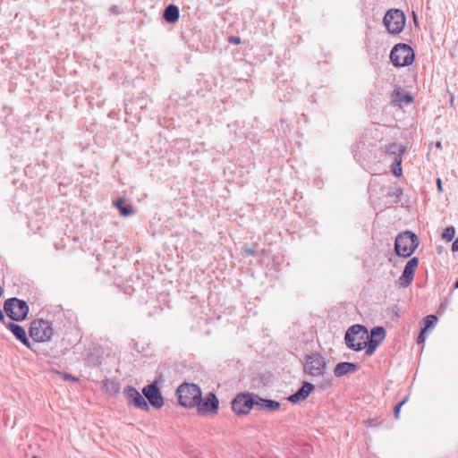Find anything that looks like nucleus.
<instances>
[{"instance_id":"6ab92c4d","label":"nucleus","mask_w":458,"mask_h":458,"mask_svg":"<svg viewBox=\"0 0 458 458\" xmlns=\"http://www.w3.org/2000/svg\"><path fill=\"white\" fill-rule=\"evenodd\" d=\"M114 205L118 208L120 214L123 216H129L133 213V207L126 203L124 199H118Z\"/></svg>"},{"instance_id":"c9c22d12","label":"nucleus","mask_w":458,"mask_h":458,"mask_svg":"<svg viewBox=\"0 0 458 458\" xmlns=\"http://www.w3.org/2000/svg\"><path fill=\"white\" fill-rule=\"evenodd\" d=\"M246 252H247L249 255H254V253H255V252H254V250H251V249H248V250H246Z\"/></svg>"},{"instance_id":"f8f14e48","label":"nucleus","mask_w":458,"mask_h":458,"mask_svg":"<svg viewBox=\"0 0 458 458\" xmlns=\"http://www.w3.org/2000/svg\"><path fill=\"white\" fill-rule=\"evenodd\" d=\"M219 401L216 395L213 393H208L205 399L196 404L198 413L205 415L208 413H216L218 410Z\"/></svg>"},{"instance_id":"2eb2a0df","label":"nucleus","mask_w":458,"mask_h":458,"mask_svg":"<svg viewBox=\"0 0 458 458\" xmlns=\"http://www.w3.org/2000/svg\"><path fill=\"white\" fill-rule=\"evenodd\" d=\"M255 396V406L254 409L259 411H276L280 408V403L275 400L264 399L259 397V395L254 394Z\"/></svg>"},{"instance_id":"393cba45","label":"nucleus","mask_w":458,"mask_h":458,"mask_svg":"<svg viewBox=\"0 0 458 458\" xmlns=\"http://www.w3.org/2000/svg\"><path fill=\"white\" fill-rule=\"evenodd\" d=\"M366 354L368 356H370L372 355L376 349L378 347V345H377V342L376 341H368V344H367V346H366Z\"/></svg>"},{"instance_id":"a878e982","label":"nucleus","mask_w":458,"mask_h":458,"mask_svg":"<svg viewBox=\"0 0 458 458\" xmlns=\"http://www.w3.org/2000/svg\"><path fill=\"white\" fill-rule=\"evenodd\" d=\"M399 95V98L397 99L400 103H405V104H411L412 101H413V98L411 96L408 95V94H402Z\"/></svg>"},{"instance_id":"20e7f679","label":"nucleus","mask_w":458,"mask_h":458,"mask_svg":"<svg viewBox=\"0 0 458 458\" xmlns=\"http://www.w3.org/2000/svg\"><path fill=\"white\" fill-rule=\"evenodd\" d=\"M327 362L325 358L319 353H311L306 356L303 364V371L305 374L312 377H323L327 373Z\"/></svg>"},{"instance_id":"9d476101","label":"nucleus","mask_w":458,"mask_h":458,"mask_svg":"<svg viewBox=\"0 0 458 458\" xmlns=\"http://www.w3.org/2000/svg\"><path fill=\"white\" fill-rule=\"evenodd\" d=\"M129 405L142 411H148L149 406L144 397L135 387L126 386L123 392Z\"/></svg>"},{"instance_id":"bb28decb","label":"nucleus","mask_w":458,"mask_h":458,"mask_svg":"<svg viewBox=\"0 0 458 458\" xmlns=\"http://www.w3.org/2000/svg\"><path fill=\"white\" fill-rule=\"evenodd\" d=\"M406 402V399L403 400L402 402H400L399 403H397L395 406H394V417L397 419L399 417V413H400V409L401 407L403 406V404Z\"/></svg>"},{"instance_id":"4be33fe9","label":"nucleus","mask_w":458,"mask_h":458,"mask_svg":"<svg viewBox=\"0 0 458 458\" xmlns=\"http://www.w3.org/2000/svg\"><path fill=\"white\" fill-rule=\"evenodd\" d=\"M402 158L401 157H394L392 164L391 171L394 175L400 177L402 175Z\"/></svg>"},{"instance_id":"0eeeda50","label":"nucleus","mask_w":458,"mask_h":458,"mask_svg":"<svg viewBox=\"0 0 458 458\" xmlns=\"http://www.w3.org/2000/svg\"><path fill=\"white\" fill-rule=\"evenodd\" d=\"M406 18L403 11L391 9L385 14L383 22L390 34H399L405 26Z\"/></svg>"},{"instance_id":"423d86ee","label":"nucleus","mask_w":458,"mask_h":458,"mask_svg":"<svg viewBox=\"0 0 458 458\" xmlns=\"http://www.w3.org/2000/svg\"><path fill=\"white\" fill-rule=\"evenodd\" d=\"M4 310L6 315L15 321H22L29 313L27 302L15 297L4 301Z\"/></svg>"},{"instance_id":"9b49d317","label":"nucleus","mask_w":458,"mask_h":458,"mask_svg":"<svg viewBox=\"0 0 458 458\" xmlns=\"http://www.w3.org/2000/svg\"><path fill=\"white\" fill-rule=\"evenodd\" d=\"M142 394L155 409H160L164 405V398L156 382L144 386Z\"/></svg>"},{"instance_id":"c85d7f7f","label":"nucleus","mask_w":458,"mask_h":458,"mask_svg":"<svg viewBox=\"0 0 458 458\" xmlns=\"http://www.w3.org/2000/svg\"><path fill=\"white\" fill-rule=\"evenodd\" d=\"M388 311L391 312L395 318L399 317V308L396 305H394L393 307L388 309Z\"/></svg>"},{"instance_id":"f704fd0d","label":"nucleus","mask_w":458,"mask_h":458,"mask_svg":"<svg viewBox=\"0 0 458 458\" xmlns=\"http://www.w3.org/2000/svg\"><path fill=\"white\" fill-rule=\"evenodd\" d=\"M110 11H111L113 13H114V14L119 13V11H118V9H117V7H116V6H112V7H111V9H110Z\"/></svg>"},{"instance_id":"7c9ffc66","label":"nucleus","mask_w":458,"mask_h":458,"mask_svg":"<svg viewBox=\"0 0 458 458\" xmlns=\"http://www.w3.org/2000/svg\"><path fill=\"white\" fill-rule=\"evenodd\" d=\"M64 375V378L66 379V380H72V381H78V379L76 377H74L71 374H67V373H64L63 374Z\"/></svg>"},{"instance_id":"39448f33","label":"nucleus","mask_w":458,"mask_h":458,"mask_svg":"<svg viewBox=\"0 0 458 458\" xmlns=\"http://www.w3.org/2000/svg\"><path fill=\"white\" fill-rule=\"evenodd\" d=\"M390 59L396 67L408 66L414 61V51L409 45L397 44L390 53Z\"/></svg>"},{"instance_id":"a211bd4d","label":"nucleus","mask_w":458,"mask_h":458,"mask_svg":"<svg viewBox=\"0 0 458 458\" xmlns=\"http://www.w3.org/2000/svg\"><path fill=\"white\" fill-rule=\"evenodd\" d=\"M163 16L167 22L174 23L179 19V8L174 4H169L165 7Z\"/></svg>"},{"instance_id":"f03ea898","label":"nucleus","mask_w":458,"mask_h":458,"mask_svg":"<svg viewBox=\"0 0 458 458\" xmlns=\"http://www.w3.org/2000/svg\"><path fill=\"white\" fill-rule=\"evenodd\" d=\"M369 340L368 329L356 324L350 327L344 335L346 346L353 351H361L366 348Z\"/></svg>"},{"instance_id":"c756f323","label":"nucleus","mask_w":458,"mask_h":458,"mask_svg":"<svg viewBox=\"0 0 458 458\" xmlns=\"http://www.w3.org/2000/svg\"><path fill=\"white\" fill-rule=\"evenodd\" d=\"M228 41L232 44L238 45L241 43V38L239 37L231 36L229 37Z\"/></svg>"},{"instance_id":"4c0bfd02","label":"nucleus","mask_w":458,"mask_h":458,"mask_svg":"<svg viewBox=\"0 0 458 458\" xmlns=\"http://www.w3.org/2000/svg\"><path fill=\"white\" fill-rule=\"evenodd\" d=\"M437 147L438 148H441V143H440V142H437Z\"/></svg>"},{"instance_id":"72a5a7b5","label":"nucleus","mask_w":458,"mask_h":458,"mask_svg":"<svg viewBox=\"0 0 458 458\" xmlns=\"http://www.w3.org/2000/svg\"><path fill=\"white\" fill-rule=\"evenodd\" d=\"M0 321L3 322L4 324H5V317L1 309H0Z\"/></svg>"},{"instance_id":"dca6fc26","label":"nucleus","mask_w":458,"mask_h":458,"mask_svg":"<svg viewBox=\"0 0 458 458\" xmlns=\"http://www.w3.org/2000/svg\"><path fill=\"white\" fill-rule=\"evenodd\" d=\"M6 327L13 334V335L27 347L30 346L26 332L22 327L13 322H8Z\"/></svg>"},{"instance_id":"6e6552de","label":"nucleus","mask_w":458,"mask_h":458,"mask_svg":"<svg viewBox=\"0 0 458 458\" xmlns=\"http://www.w3.org/2000/svg\"><path fill=\"white\" fill-rule=\"evenodd\" d=\"M53 334L52 324L47 320H35L30 325V335L37 342L49 341Z\"/></svg>"},{"instance_id":"e433bc0d","label":"nucleus","mask_w":458,"mask_h":458,"mask_svg":"<svg viewBox=\"0 0 458 458\" xmlns=\"http://www.w3.org/2000/svg\"><path fill=\"white\" fill-rule=\"evenodd\" d=\"M454 287L455 289H457V288H458V280L454 283Z\"/></svg>"},{"instance_id":"cd10ccee","label":"nucleus","mask_w":458,"mask_h":458,"mask_svg":"<svg viewBox=\"0 0 458 458\" xmlns=\"http://www.w3.org/2000/svg\"><path fill=\"white\" fill-rule=\"evenodd\" d=\"M426 332L425 330H421L420 335L417 337V343L418 344H423L426 340Z\"/></svg>"},{"instance_id":"b1692460","label":"nucleus","mask_w":458,"mask_h":458,"mask_svg":"<svg viewBox=\"0 0 458 458\" xmlns=\"http://www.w3.org/2000/svg\"><path fill=\"white\" fill-rule=\"evenodd\" d=\"M455 234V230L453 226L447 227L444 230L442 233V237L446 241H451L454 239Z\"/></svg>"},{"instance_id":"412c9836","label":"nucleus","mask_w":458,"mask_h":458,"mask_svg":"<svg viewBox=\"0 0 458 458\" xmlns=\"http://www.w3.org/2000/svg\"><path fill=\"white\" fill-rule=\"evenodd\" d=\"M386 337V330L383 327H375L370 331V337L368 341H376L377 345H379Z\"/></svg>"},{"instance_id":"ddd939ff","label":"nucleus","mask_w":458,"mask_h":458,"mask_svg":"<svg viewBox=\"0 0 458 458\" xmlns=\"http://www.w3.org/2000/svg\"><path fill=\"white\" fill-rule=\"evenodd\" d=\"M419 265V259L417 257L411 258L405 265L402 276L399 277V284L403 287L409 286L413 278L416 268Z\"/></svg>"},{"instance_id":"1a4fd4ad","label":"nucleus","mask_w":458,"mask_h":458,"mask_svg":"<svg viewBox=\"0 0 458 458\" xmlns=\"http://www.w3.org/2000/svg\"><path fill=\"white\" fill-rule=\"evenodd\" d=\"M255 406L253 394H240L232 403V409L236 414H247Z\"/></svg>"},{"instance_id":"f257e3e1","label":"nucleus","mask_w":458,"mask_h":458,"mask_svg":"<svg viewBox=\"0 0 458 458\" xmlns=\"http://www.w3.org/2000/svg\"><path fill=\"white\" fill-rule=\"evenodd\" d=\"M420 244L419 237L411 231L400 233L394 241V251L403 258L411 257Z\"/></svg>"},{"instance_id":"473e14b6","label":"nucleus","mask_w":458,"mask_h":458,"mask_svg":"<svg viewBox=\"0 0 458 458\" xmlns=\"http://www.w3.org/2000/svg\"><path fill=\"white\" fill-rule=\"evenodd\" d=\"M437 190L439 191H442V182H441V179H439V178L437 180Z\"/></svg>"},{"instance_id":"aec40b11","label":"nucleus","mask_w":458,"mask_h":458,"mask_svg":"<svg viewBox=\"0 0 458 458\" xmlns=\"http://www.w3.org/2000/svg\"><path fill=\"white\" fill-rule=\"evenodd\" d=\"M386 154H388L390 156L393 155L394 157H403V156L406 152V147L403 146V145H401V144L394 142V143H391L388 146H386Z\"/></svg>"},{"instance_id":"f3484780","label":"nucleus","mask_w":458,"mask_h":458,"mask_svg":"<svg viewBox=\"0 0 458 458\" xmlns=\"http://www.w3.org/2000/svg\"><path fill=\"white\" fill-rule=\"evenodd\" d=\"M359 368L357 363L352 362H340L336 364L334 369V374L336 377H340L348 373L355 372Z\"/></svg>"},{"instance_id":"7ed1b4c3","label":"nucleus","mask_w":458,"mask_h":458,"mask_svg":"<svg viewBox=\"0 0 458 458\" xmlns=\"http://www.w3.org/2000/svg\"><path fill=\"white\" fill-rule=\"evenodd\" d=\"M179 403L187 408L195 407L201 401V390L195 384L183 383L176 390Z\"/></svg>"},{"instance_id":"5701e85b","label":"nucleus","mask_w":458,"mask_h":458,"mask_svg":"<svg viewBox=\"0 0 458 458\" xmlns=\"http://www.w3.org/2000/svg\"><path fill=\"white\" fill-rule=\"evenodd\" d=\"M437 321V318L435 315H428L424 318V328L423 330L428 331L434 328Z\"/></svg>"},{"instance_id":"4468645a","label":"nucleus","mask_w":458,"mask_h":458,"mask_svg":"<svg viewBox=\"0 0 458 458\" xmlns=\"http://www.w3.org/2000/svg\"><path fill=\"white\" fill-rule=\"evenodd\" d=\"M315 386L310 382H304L301 387L294 394L288 397V401L292 403H296L300 401L305 400L309 394L314 390Z\"/></svg>"},{"instance_id":"2f4dec72","label":"nucleus","mask_w":458,"mask_h":458,"mask_svg":"<svg viewBox=\"0 0 458 458\" xmlns=\"http://www.w3.org/2000/svg\"><path fill=\"white\" fill-rule=\"evenodd\" d=\"M452 250L458 251V237L454 241L452 244Z\"/></svg>"}]
</instances>
